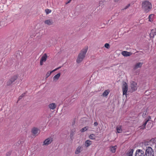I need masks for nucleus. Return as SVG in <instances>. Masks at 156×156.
<instances>
[{"label": "nucleus", "mask_w": 156, "mask_h": 156, "mask_svg": "<svg viewBox=\"0 0 156 156\" xmlns=\"http://www.w3.org/2000/svg\"><path fill=\"white\" fill-rule=\"evenodd\" d=\"M61 67H58V68H57L56 69H54V70H52V72H53L57 70L59 68H60Z\"/></svg>", "instance_id": "34"}, {"label": "nucleus", "mask_w": 156, "mask_h": 156, "mask_svg": "<svg viewBox=\"0 0 156 156\" xmlns=\"http://www.w3.org/2000/svg\"><path fill=\"white\" fill-rule=\"evenodd\" d=\"M122 54L125 57H127L131 55L132 54V53L131 52L125 51H123L122 52Z\"/></svg>", "instance_id": "13"}, {"label": "nucleus", "mask_w": 156, "mask_h": 156, "mask_svg": "<svg viewBox=\"0 0 156 156\" xmlns=\"http://www.w3.org/2000/svg\"><path fill=\"white\" fill-rule=\"evenodd\" d=\"M83 150V147L82 146H79L76 149L75 153L76 154H78L80 153Z\"/></svg>", "instance_id": "15"}, {"label": "nucleus", "mask_w": 156, "mask_h": 156, "mask_svg": "<svg viewBox=\"0 0 156 156\" xmlns=\"http://www.w3.org/2000/svg\"><path fill=\"white\" fill-rule=\"evenodd\" d=\"M145 154L147 156H154V151L151 147H147Z\"/></svg>", "instance_id": "3"}, {"label": "nucleus", "mask_w": 156, "mask_h": 156, "mask_svg": "<svg viewBox=\"0 0 156 156\" xmlns=\"http://www.w3.org/2000/svg\"><path fill=\"white\" fill-rule=\"evenodd\" d=\"M105 47L107 48L108 49L110 48V45L109 44L106 43L105 44Z\"/></svg>", "instance_id": "32"}, {"label": "nucleus", "mask_w": 156, "mask_h": 156, "mask_svg": "<svg viewBox=\"0 0 156 156\" xmlns=\"http://www.w3.org/2000/svg\"><path fill=\"white\" fill-rule=\"evenodd\" d=\"M25 93L23 94L21 96H19L18 98V100H19L21 99L25 95Z\"/></svg>", "instance_id": "31"}, {"label": "nucleus", "mask_w": 156, "mask_h": 156, "mask_svg": "<svg viewBox=\"0 0 156 156\" xmlns=\"http://www.w3.org/2000/svg\"><path fill=\"white\" fill-rule=\"evenodd\" d=\"M143 64V62H138L136 63L133 66V69L135 70L138 68H140L141 67Z\"/></svg>", "instance_id": "11"}, {"label": "nucleus", "mask_w": 156, "mask_h": 156, "mask_svg": "<svg viewBox=\"0 0 156 156\" xmlns=\"http://www.w3.org/2000/svg\"><path fill=\"white\" fill-rule=\"evenodd\" d=\"M98 123L96 122H95L94 123V125L95 126H97L98 125Z\"/></svg>", "instance_id": "36"}, {"label": "nucleus", "mask_w": 156, "mask_h": 156, "mask_svg": "<svg viewBox=\"0 0 156 156\" xmlns=\"http://www.w3.org/2000/svg\"><path fill=\"white\" fill-rule=\"evenodd\" d=\"M57 106L56 104L55 103H52L49 104L48 107L50 110H54Z\"/></svg>", "instance_id": "8"}, {"label": "nucleus", "mask_w": 156, "mask_h": 156, "mask_svg": "<svg viewBox=\"0 0 156 156\" xmlns=\"http://www.w3.org/2000/svg\"><path fill=\"white\" fill-rule=\"evenodd\" d=\"M130 87L132 91H134L136 90L137 88L136 83L134 81H132L131 83Z\"/></svg>", "instance_id": "7"}, {"label": "nucleus", "mask_w": 156, "mask_h": 156, "mask_svg": "<svg viewBox=\"0 0 156 156\" xmlns=\"http://www.w3.org/2000/svg\"><path fill=\"white\" fill-rule=\"evenodd\" d=\"M61 75V73H59L55 76L53 78V81L54 82H56L59 79Z\"/></svg>", "instance_id": "14"}, {"label": "nucleus", "mask_w": 156, "mask_h": 156, "mask_svg": "<svg viewBox=\"0 0 156 156\" xmlns=\"http://www.w3.org/2000/svg\"><path fill=\"white\" fill-rule=\"evenodd\" d=\"M71 1H69H69L67 3H69V2H70Z\"/></svg>", "instance_id": "39"}, {"label": "nucleus", "mask_w": 156, "mask_h": 156, "mask_svg": "<svg viewBox=\"0 0 156 156\" xmlns=\"http://www.w3.org/2000/svg\"><path fill=\"white\" fill-rule=\"evenodd\" d=\"M88 129V127L87 126H86L85 127H84V128H82L80 130V131L81 132H83L86 131H87Z\"/></svg>", "instance_id": "24"}, {"label": "nucleus", "mask_w": 156, "mask_h": 156, "mask_svg": "<svg viewBox=\"0 0 156 156\" xmlns=\"http://www.w3.org/2000/svg\"><path fill=\"white\" fill-rule=\"evenodd\" d=\"M10 153H8L7 154L6 156H9L10 155Z\"/></svg>", "instance_id": "37"}, {"label": "nucleus", "mask_w": 156, "mask_h": 156, "mask_svg": "<svg viewBox=\"0 0 156 156\" xmlns=\"http://www.w3.org/2000/svg\"><path fill=\"white\" fill-rule=\"evenodd\" d=\"M88 49V47H86L81 51L78 55L76 59V62L77 63H80L83 60L86 56V53Z\"/></svg>", "instance_id": "1"}, {"label": "nucleus", "mask_w": 156, "mask_h": 156, "mask_svg": "<svg viewBox=\"0 0 156 156\" xmlns=\"http://www.w3.org/2000/svg\"><path fill=\"white\" fill-rule=\"evenodd\" d=\"M120 0H114V1L115 2H117Z\"/></svg>", "instance_id": "38"}, {"label": "nucleus", "mask_w": 156, "mask_h": 156, "mask_svg": "<svg viewBox=\"0 0 156 156\" xmlns=\"http://www.w3.org/2000/svg\"><path fill=\"white\" fill-rule=\"evenodd\" d=\"M109 93V90H105L103 93L102 96L103 97L107 96Z\"/></svg>", "instance_id": "20"}, {"label": "nucleus", "mask_w": 156, "mask_h": 156, "mask_svg": "<svg viewBox=\"0 0 156 156\" xmlns=\"http://www.w3.org/2000/svg\"><path fill=\"white\" fill-rule=\"evenodd\" d=\"M73 133H71L70 134V137L71 138V139L72 140L73 139Z\"/></svg>", "instance_id": "35"}, {"label": "nucleus", "mask_w": 156, "mask_h": 156, "mask_svg": "<svg viewBox=\"0 0 156 156\" xmlns=\"http://www.w3.org/2000/svg\"><path fill=\"white\" fill-rule=\"evenodd\" d=\"M116 129L117 131V133H120L122 132V126H119L116 127Z\"/></svg>", "instance_id": "19"}, {"label": "nucleus", "mask_w": 156, "mask_h": 156, "mask_svg": "<svg viewBox=\"0 0 156 156\" xmlns=\"http://www.w3.org/2000/svg\"><path fill=\"white\" fill-rule=\"evenodd\" d=\"M122 90L123 95H126L128 90V86L126 82H124L123 84Z\"/></svg>", "instance_id": "5"}, {"label": "nucleus", "mask_w": 156, "mask_h": 156, "mask_svg": "<svg viewBox=\"0 0 156 156\" xmlns=\"http://www.w3.org/2000/svg\"><path fill=\"white\" fill-rule=\"evenodd\" d=\"M141 8L144 12H148L152 9V5L151 3L148 1L142 2L141 4Z\"/></svg>", "instance_id": "2"}, {"label": "nucleus", "mask_w": 156, "mask_h": 156, "mask_svg": "<svg viewBox=\"0 0 156 156\" xmlns=\"http://www.w3.org/2000/svg\"><path fill=\"white\" fill-rule=\"evenodd\" d=\"M71 0H69V1H71Z\"/></svg>", "instance_id": "41"}, {"label": "nucleus", "mask_w": 156, "mask_h": 156, "mask_svg": "<svg viewBox=\"0 0 156 156\" xmlns=\"http://www.w3.org/2000/svg\"><path fill=\"white\" fill-rule=\"evenodd\" d=\"M18 78V76L17 75H15L12 76L10 79V80L13 83Z\"/></svg>", "instance_id": "22"}, {"label": "nucleus", "mask_w": 156, "mask_h": 156, "mask_svg": "<svg viewBox=\"0 0 156 156\" xmlns=\"http://www.w3.org/2000/svg\"><path fill=\"white\" fill-rule=\"evenodd\" d=\"M71 0H69V1H71Z\"/></svg>", "instance_id": "40"}, {"label": "nucleus", "mask_w": 156, "mask_h": 156, "mask_svg": "<svg viewBox=\"0 0 156 156\" xmlns=\"http://www.w3.org/2000/svg\"><path fill=\"white\" fill-rule=\"evenodd\" d=\"M147 114V111L146 110H144L142 115L143 117L144 118L146 117V115Z\"/></svg>", "instance_id": "26"}, {"label": "nucleus", "mask_w": 156, "mask_h": 156, "mask_svg": "<svg viewBox=\"0 0 156 156\" xmlns=\"http://www.w3.org/2000/svg\"><path fill=\"white\" fill-rule=\"evenodd\" d=\"M130 6V4H128V5H127L126 6H125L124 9H127L129 7V6Z\"/></svg>", "instance_id": "33"}, {"label": "nucleus", "mask_w": 156, "mask_h": 156, "mask_svg": "<svg viewBox=\"0 0 156 156\" xmlns=\"http://www.w3.org/2000/svg\"><path fill=\"white\" fill-rule=\"evenodd\" d=\"M52 141V138L51 137H48L44 141L43 145L47 146L51 144Z\"/></svg>", "instance_id": "4"}, {"label": "nucleus", "mask_w": 156, "mask_h": 156, "mask_svg": "<svg viewBox=\"0 0 156 156\" xmlns=\"http://www.w3.org/2000/svg\"><path fill=\"white\" fill-rule=\"evenodd\" d=\"M45 12L47 14H48L51 12V11L49 9H46L45 10Z\"/></svg>", "instance_id": "30"}, {"label": "nucleus", "mask_w": 156, "mask_h": 156, "mask_svg": "<svg viewBox=\"0 0 156 156\" xmlns=\"http://www.w3.org/2000/svg\"><path fill=\"white\" fill-rule=\"evenodd\" d=\"M13 82L10 79L7 82V86H9L11 85Z\"/></svg>", "instance_id": "28"}, {"label": "nucleus", "mask_w": 156, "mask_h": 156, "mask_svg": "<svg viewBox=\"0 0 156 156\" xmlns=\"http://www.w3.org/2000/svg\"><path fill=\"white\" fill-rule=\"evenodd\" d=\"M134 151L133 149L129 150L126 153V156H133V154Z\"/></svg>", "instance_id": "17"}, {"label": "nucleus", "mask_w": 156, "mask_h": 156, "mask_svg": "<svg viewBox=\"0 0 156 156\" xmlns=\"http://www.w3.org/2000/svg\"><path fill=\"white\" fill-rule=\"evenodd\" d=\"M47 55L46 54H44L41 57L40 61V64L41 66L43 65L44 62H45L47 60Z\"/></svg>", "instance_id": "9"}, {"label": "nucleus", "mask_w": 156, "mask_h": 156, "mask_svg": "<svg viewBox=\"0 0 156 156\" xmlns=\"http://www.w3.org/2000/svg\"><path fill=\"white\" fill-rule=\"evenodd\" d=\"M39 131V129L37 128L34 127L31 130V132L33 135L36 136L38 135Z\"/></svg>", "instance_id": "10"}, {"label": "nucleus", "mask_w": 156, "mask_h": 156, "mask_svg": "<svg viewBox=\"0 0 156 156\" xmlns=\"http://www.w3.org/2000/svg\"><path fill=\"white\" fill-rule=\"evenodd\" d=\"M52 73V71L50 72H48L46 75V78H47Z\"/></svg>", "instance_id": "29"}, {"label": "nucleus", "mask_w": 156, "mask_h": 156, "mask_svg": "<svg viewBox=\"0 0 156 156\" xmlns=\"http://www.w3.org/2000/svg\"><path fill=\"white\" fill-rule=\"evenodd\" d=\"M154 16V15L153 14H151L148 17V19L151 22L152 20V19Z\"/></svg>", "instance_id": "25"}, {"label": "nucleus", "mask_w": 156, "mask_h": 156, "mask_svg": "<svg viewBox=\"0 0 156 156\" xmlns=\"http://www.w3.org/2000/svg\"><path fill=\"white\" fill-rule=\"evenodd\" d=\"M89 138L91 139H94L95 136L94 134H91L89 136Z\"/></svg>", "instance_id": "27"}, {"label": "nucleus", "mask_w": 156, "mask_h": 156, "mask_svg": "<svg viewBox=\"0 0 156 156\" xmlns=\"http://www.w3.org/2000/svg\"><path fill=\"white\" fill-rule=\"evenodd\" d=\"M110 150L112 153H115L116 150L117 148V146L115 145L114 146H111L110 147Z\"/></svg>", "instance_id": "18"}, {"label": "nucleus", "mask_w": 156, "mask_h": 156, "mask_svg": "<svg viewBox=\"0 0 156 156\" xmlns=\"http://www.w3.org/2000/svg\"><path fill=\"white\" fill-rule=\"evenodd\" d=\"M44 23L48 26H51L53 24V21L52 20L48 19L45 20Z\"/></svg>", "instance_id": "12"}, {"label": "nucleus", "mask_w": 156, "mask_h": 156, "mask_svg": "<svg viewBox=\"0 0 156 156\" xmlns=\"http://www.w3.org/2000/svg\"><path fill=\"white\" fill-rule=\"evenodd\" d=\"M144 151L140 149H137L136 150L135 156H144Z\"/></svg>", "instance_id": "6"}, {"label": "nucleus", "mask_w": 156, "mask_h": 156, "mask_svg": "<svg viewBox=\"0 0 156 156\" xmlns=\"http://www.w3.org/2000/svg\"><path fill=\"white\" fill-rule=\"evenodd\" d=\"M150 119H151V118L150 116H149L147 118V119L146 121H145V122L143 124V125L142 126V127H144V128H145V126L146 124H147V122L150 120Z\"/></svg>", "instance_id": "23"}, {"label": "nucleus", "mask_w": 156, "mask_h": 156, "mask_svg": "<svg viewBox=\"0 0 156 156\" xmlns=\"http://www.w3.org/2000/svg\"><path fill=\"white\" fill-rule=\"evenodd\" d=\"M156 35V30L153 29L151 30V32L150 33V36L151 37L153 38L155 35Z\"/></svg>", "instance_id": "16"}, {"label": "nucleus", "mask_w": 156, "mask_h": 156, "mask_svg": "<svg viewBox=\"0 0 156 156\" xmlns=\"http://www.w3.org/2000/svg\"><path fill=\"white\" fill-rule=\"evenodd\" d=\"M91 144V141L88 140H87L85 142V145L87 147H88Z\"/></svg>", "instance_id": "21"}]
</instances>
